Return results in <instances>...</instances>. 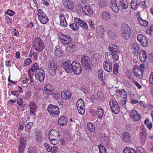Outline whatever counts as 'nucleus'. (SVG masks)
Listing matches in <instances>:
<instances>
[{"instance_id":"1","label":"nucleus","mask_w":153,"mask_h":153,"mask_svg":"<svg viewBox=\"0 0 153 153\" xmlns=\"http://www.w3.org/2000/svg\"><path fill=\"white\" fill-rule=\"evenodd\" d=\"M33 47L37 52L42 51L45 47L43 42L39 37H37L34 39L33 42Z\"/></svg>"},{"instance_id":"2","label":"nucleus","mask_w":153,"mask_h":153,"mask_svg":"<svg viewBox=\"0 0 153 153\" xmlns=\"http://www.w3.org/2000/svg\"><path fill=\"white\" fill-rule=\"evenodd\" d=\"M58 65L57 62L53 59L49 61L48 65V72L51 76H54L56 72Z\"/></svg>"},{"instance_id":"3","label":"nucleus","mask_w":153,"mask_h":153,"mask_svg":"<svg viewBox=\"0 0 153 153\" xmlns=\"http://www.w3.org/2000/svg\"><path fill=\"white\" fill-rule=\"evenodd\" d=\"M81 64L86 71H89L91 70L92 65L89 59L87 56H84L82 57Z\"/></svg>"},{"instance_id":"4","label":"nucleus","mask_w":153,"mask_h":153,"mask_svg":"<svg viewBox=\"0 0 153 153\" xmlns=\"http://www.w3.org/2000/svg\"><path fill=\"white\" fill-rule=\"evenodd\" d=\"M108 49L110 53L112 54L113 59L117 60L118 59V54L119 53L118 47L116 45L111 44L109 45Z\"/></svg>"},{"instance_id":"5","label":"nucleus","mask_w":153,"mask_h":153,"mask_svg":"<svg viewBox=\"0 0 153 153\" xmlns=\"http://www.w3.org/2000/svg\"><path fill=\"white\" fill-rule=\"evenodd\" d=\"M121 34L122 37L125 39H128L130 37L131 29L128 25H124L122 27Z\"/></svg>"},{"instance_id":"6","label":"nucleus","mask_w":153,"mask_h":153,"mask_svg":"<svg viewBox=\"0 0 153 153\" xmlns=\"http://www.w3.org/2000/svg\"><path fill=\"white\" fill-rule=\"evenodd\" d=\"M38 19L42 24H45L48 21V19L45 12L41 9L39 10L38 13Z\"/></svg>"},{"instance_id":"7","label":"nucleus","mask_w":153,"mask_h":153,"mask_svg":"<svg viewBox=\"0 0 153 153\" xmlns=\"http://www.w3.org/2000/svg\"><path fill=\"white\" fill-rule=\"evenodd\" d=\"M47 110L49 113L53 116L58 115L59 113V109L58 107L52 104L49 105Z\"/></svg>"},{"instance_id":"8","label":"nucleus","mask_w":153,"mask_h":153,"mask_svg":"<svg viewBox=\"0 0 153 153\" xmlns=\"http://www.w3.org/2000/svg\"><path fill=\"white\" fill-rule=\"evenodd\" d=\"M109 105L112 111L115 114H117L120 111V108L117 102L113 100L109 101Z\"/></svg>"},{"instance_id":"9","label":"nucleus","mask_w":153,"mask_h":153,"mask_svg":"<svg viewBox=\"0 0 153 153\" xmlns=\"http://www.w3.org/2000/svg\"><path fill=\"white\" fill-rule=\"evenodd\" d=\"M72 71L75 74H79L82 71V67L80 63L76 61L72 62Z\"/></svg>"},{"instance_id":"10","label":"nucleus","mask_w":153,"mask_h":153,"mask_svg":"<svg viewBox=\"0 0 153 153\" xmlns=\"http://www.w3.org/2000/svg\"><path fill=\"white\" fill-rule=\"evenodd\" d=\"M76 107L79 113L83 114L85 112L84 102L81 99L78 100L76 103Z\"/></svg>"},{"instance_id":"11","label":"nucleus","mask_w":153,"mask_h":153,"mask_svg":"<svg viewBox=\"0 0 153 153\" xmlns=\"http://www.w3.org/2000/svg\"><path fill=\"white\" fill-rule=\"evenodd\" d=\"M59 38L61 42L65 45L69 44L72 40L70 36L63 34H61Z\"/></svg>"},{"instance_id":"12","label":"nucleus","mask_w":153,"mask_h":153,"mask_svg":"<svg viewBox=\"0 0 153 153\" xmlns=\"http://www.w3.org/2000/svg\"><path fill=\"white\" fill-rule=\"evenodd\" d=\"M131 119L135 122L138 121L141 118V115L135 110L131 111L129 113Z\"/></svg>"},{"instance_id":"13","label":"nucleus","mask_w":153,"mask_h":153,"mask_svg":"<svg viewBox=\"0 0 153 153\" xmlns=\"http://www.w3.org/2000/svg\"><path fill=\"white\" fill-rule=\"evenodd\" d=\"M137 40L143 47H146L148 45V41L146 37L142 34H139L137 37Z\"/></svg>"},{"instance_id":"14","label":"nucleus","mask_w":153,"mask_h":153,"mask_svg":"<svg viewBox=\"0 0 153 153\" xmlns=\"http://www.w3.org/2000/svg\"><path fill=\"white\" fill-rule=\"evenodd\" d=\"M72 62L69 61H67L64 62L63 68L68 73H71L72 72Z\"/></svg>"},{"instance_id":"15","label":"nucleus","mask_w":153,"mask_h":153,"mask_svg":"<svg viewBox=\"0 0 153 153\" xmlns=\"http://www.w3.org/2000/svg\"><path fill=\"white\" fill-rule=\"evenodd\" d=\"M82 12L87 15H92L94 13L93 8L90 6L86 5L82 7Z\"/></svg>"},{"instance_id":"16","label":"nucleus","mask_w":153,"mask_h":153,"mask_svg":"<svg viewBox=\"0 0 153 153\" xmlns=\"http://www.w3.org/2000/svg\"><path fill=\"white\" fill-rule=\"evenodd\" d=\"M19 143L18 149V153H22L25 149L26 147V141L24 138H21L20 140Z\"/></svg>"},{"instance_id":"17","label":"nucleus","mask_w":153,"mask_h":153,"mask_svg":"<svg viewBox=\"0 0 153 153\" xmlns=\"http://www.w3.org/2000/svg\"><path fill=\"white\" fill-rule=\"evenodd\" d=\"M133 72L137 77H138L140 78H141L143 77L142 72L138 68L137 65L134 66L133 69Z\"/></svg>"},{"instance_id":"18","label":"nucleus","mask_w":153,"mask_h":153,"mask_svg":"<svg viewBox=\"0 0 153 153\" xmlns=\"http://www.w3.org/2000/svg\"><path fill=\"white\" fill-rule=\"evenodd\" d=\"M110 7L114 12L117 13L119 9L117 4V0H111L110 2Z\"/></svg>"},{"instance_id":"19","label":"nucleus","mask_w":153,"mask_h":153,"mask_svg":"<svg viewBox=\"0 0 153 153\" xmlns=\"http://www.w3.org/2000/svg\"><path fill=\"white\" fill-rule=\"evenodd\" d=\"M123 140L125 143L129 142L131 141V136L127 132H124L122 134Z\"/></svg>"},{"instance_id":"20","label":"nucleus","mask_w":153,"mask_h":153,"mask_svg":"<svg viewBox=\"0 0 153 153\" xmlns=\"http://www.w3.org/2000/svg\"><path fill=\"white\" fill-rule=\"evenodd\" d=\"M63 4L66 8L70 10L73 9L75 6L73 2L70 0H66L64 1Z\"/></svg>"},{"instance_id":"21","label":"nucleus","mask_w":153,"mask_h":153,"mask_svg":"<svg viewBox=\"0 0 153 153\" xmlns=\"http://www.w3.org/2000/svg\"><path fill=\"white\" fill-rule=\"evenodd\" d=\"M112 64L109 61H104L103 62V68L108 72H111L112 71Z\"/></svg>"},{"instance_id":"22","label":"nucleus","mask_w":153,"mask_h":153,"mask_svg":"<svg viewBox=\"0 0 153 153\" xmlns=\"http://www.w3.org/2000/svg\"><path fill=\"white\" fill-rule=\"evenodd\" d=\"M74 21L78 25L82 27L85 30L88 29V25L86 23L84 22L83 21L80 20V19L77 18L74 19Z\"/></svg>"},{"instance_id":"23","label":"nucleus","mask_w":153,"mask_h":153,"mask_svg":"<svg viewBox=\"0 0 153 153\" xmlns=\"http://www.w3.org/2000/svg\"><path fill=\"white\" fill-rule=\"evenodd\" d=\"M49 138H60L59 133L55 129H52L50 132L49 135Z\"/></svg>"},{"instance_id":"24","label":"nucleus","mask_w":153,"mask_h":153,"mask_svg":"<svg viewBox=\"0 0 153 153\" xmlns=\"http://www.w3.org/2000/svg\"><path fill=\"white\" fill-rule=\"evenodd\" d=\"M30 108V113L33 117H35V112L36 111L37 107L35 103L31 102L29 104Z\"/></svg>"},{"instance_id":"25","label":"nucleus","mask_w":153,"mask_h":153,"mask_svg":"<svg viewBox=\"0 0 153 153\" xmlns=\"http://www.w3.org/2000/svg\"><path fill=\"white\" fill-rule=\"evenodd\" d=\"M139 58L140 60L142 62H145L147 59V55L146 52L145 50L140 51L139 53Z\"/></svg>"},{"instance_id":"26","label":"nucleus","mask_w":153,"mask_h":153,"mask_svg":"<svg viewBox=\"0 0 153 153\" xmlns=\"http://www.w3.org/2000/svg\"><path fill=\"white\" fill-rule=\"evenodd\" d=\"M67 120L65 116L61 117L58 121V124L60 126L65 125L67 123Z\"/></svg>"},{"instance_id":"27","label":"nucleus","mask_w":153,"mask_h":153,"mask_svg":"<svg viewBox=\"0 0 153 153\" xmlns=\"http://www.w3.org/2000/svg\"><path fill=\"white\" fill-rule=\"evenodd\" d=\"M61 97L65 100H69L71 98V94L68 91L62 92L61 94Z\"/></svg>"},{"instance_id":"28","label":"nucleus","mask_w":153,"mask_h":153,"mask_svg":"<svg viewBox=\"0 0 153 153\" xmlns=\"http://www.w3.org/2000/svg\"><path fill=\"white\" fill-rule=\"evenodd\" d=\"M128 2L127 1V0H120L119 3V7L126 9L128 7Z\"/></svg>"},{"instance_id":"29","label":"nucleus","mask_w":153,"mask_h":153,"mask_svg":"<svg viewBox=\"0 0 153 153\" xmlns=\"http://www.w3.org/2000/svg\"><path fill=\"white\" fill-rule=\"evenodd\" d=\"M140 5L139 0H132L131 2V8L133 9H136L138 8Z\"/></svg>"},{"instance_id":"30","label":"nucleus","mask_w":153,"mask_h":153,"mask_svg":"<svg viewBox=\"0 0 153 153\" xmlns=\"http://www.w3.org/2000/svg\"><path fill=\"white\" fill-rule=\"evenodd\" d=\"M101 17L103 20L108 21L110 18V14L107 11H104L102 14Z\"/></svg>"},{"instance_id":"31","label":"nucleus","mask_w":153,"mask_h":153,"mask_svg":"<svg viewBox=\"0 0 153 153\" xmlns=\"http://www.w3.org/2000/svg\"><path fill=\"white\" fill-rule=\"evenodd\" d=\"M146 133L145 130H143L141 133V144L144 145L146 138Z\"/></svg>"},{"instance_id":"32","label":"nucleus","mask_w":153,"mask_h":153,"mask_svg":"<svg viewBox=\"0 0 153 153\" xmlns=\"http://www.w3.org/2000/svg\"><path fill=\"white\" fill-rule=\"evenodd\" d=\"M35 135L36 141L38 142H41L42 138V132L40 131H36Z\"/></svg>"},{"instance_id":"33","label":"nucleus","mask_w":153,"mask_h":153,"mask_svg":"<svg viewBox=\"0 0 153 153\" xmlns=\"http://www.w3.org/2000/svg\"><path fill=\"white\" fill-rule=\"evenodd\" d=\"M59 17L60 19V24L61 25L64 27H65L67 25V22L64 16L63 15L60 14Z\"/></svg>"},{"instance_id":"34","label":"nucleus","mask_w":153,"mask_h":153,"mask_svg":"<svg viewBox=\"0 0 153 153\" xmlns=\"http://www.w3.org/2000/svg\"><path fill=\"white\" fill-rule=\"evenodd\" d=\"M123 153H137L134 149L130 147H126L124 149Z\"/></svg>"},{"instance_id":"35","label":"nucleus","mask_w":153,"mask_h":153,"mask_svg":"<svg viewBox=\"0 0 153 153\" xmlns=\"http://www.w3.org/2000/svg\"><path fill=\"white\" fill-rule=\"evenodd\" d=\"M75 45L73 44L68 45L66 47L67 50L69 52H71L75 50Z\"/></svg>"},{"instance_id":"36","label":"nucleus","mask_w":153,"mask_h":153,"mask_svg":"<svg viewBox=\"0 0 153 153\" xmlns=\"http://www.w3.org/2000/svg\"><path fill=\"white\" fill-rule=\"evenodd\" d=\"M54 91L52 90H43V94L44 96L46 98H48L49 96L52 95Z\"/></svg>"},{"instance_id":"37","label":"nucleus","mask_w":153,"mask_h":153,"mask_svg":"<svg viewBox=\"0 0 153 153\" xmlns=\"http://www.w3.org/2000/svg\"><path fill=\"white\" fill-rule=\"evenodd\" d=\"M45 73L39 74V75H35V78L37 80H39V81L41 82L43 81L44 79Z\"/></svg>"},{"instance_id":"38","label":"nucleus","mask_w":153,"mask_h":153,"mask_svg":"<svg viewBox=\"0 0 153 153\" xmlns=\"http://www.w3.org/2000/svg\"><path fill=\"white\" fill-rule=\"evenodd\" d=\"M101 57V55L98 53L93 55L92 56V59L96 62H98Z\"/></svg>"},{"instance_id":"39","label":"nucleus","mask_w":153,"mask_h":153,"mask_svg":"<svg viewBox=\"0 0 153 153\" xmlns=\"http://www.w3.org/2000/svg\"><path fill=\"white\" fill-rule=\"evenodd\" d=\"M87 128L88 130H90L91 132L94 131L95 130V126L94 124L91 123H88Z\"/></svg>"},{"instance_id":"40","label":"nucleus","mask_w":153,"mask_h":153,"mask_svg":"<svg viewBox=\"0 0 153 153\" xmlns=\"http://www.w3.org/2000/svg\"><path fill=\"white\" fill-rule=\"evenodd\" d=\"M97 95L98 99L101 102H103L104 100V98L102 92L100 91H98Z\"/></svg>"},{"instance_id":"41","label":"nucleus","mask_w":153,"mask_h":153,"mask_svg":"<svg viewBox=\"0 0 153 153\" xmlns=\"http://www.w3.org/2000/svg\"><path fill=\"white\" fill-rule=\"evenodd\" d=\"M108 36L113 39L116 38L115 33L114 31L113 30H110L108 31Z\"/></svg>"},{"instance_id":"42","label":"nucleus","mask_w":153,"mask_h":153,"mask_svg":"<svg viewBox=\"0 0 153 153\" xmlns=\"http://www.w3.org/2000/svg\"><path fill=\"white\" fill-rule=\"evenodd\" d=\"M33 124L32 123L29 122L25 126V130L26 132H29L30 130L31 129Z\"/></svg>"},{"instance_id":"43","label":"nucleus","mask_w":153,"mask_h":153,"mask_svg":"<svg viewBox=\"0 0 153 153\" xmlns=\"http://www.w3.org/2000/svg\"><path fill=\"white\" fill-rule=\"evenodd\" d=\"M49 139L51 143L54 145L58 143L60 140V138H53L52 139L51 138Z\"/></svg>"},{"instance_id":"44","label":"nucleus","mask_w":153,"mask_h":153,"mask_svg":"<svg viewBox=\"0 0 153 153\" xmlns=\"http://www.w3.org/2000/svg\"><path fill=\"white\" fill-rule=\"evenodd\" d=\"M139 21L141 25L143 26H146L148 24L146 20L143 19L141 17L139 18Z\"/></svg>"},{"instance_id":"45","label":"nucleus","mask_w":153,"mask_h":153,"mask_svg":"<svg viewBox=\"0 0 153 153\" xmlns=\"http://www.w3.org/2000/svg\"><path fill=\"white\" fill-rule=\"evenodd\" d=\"M70 27L74 30H78L79 27L76 22L73 23L70 25Z\"/></svg>"},{"instance_id":"46","label":"nucleus","mask_w":153,"mask_h":153,"mask_svg":"<svg viewBox=\"0 0 153 153\" xmlns=\"http://www.w3.org/2000/svg\"><path fill=\"white\" fill-rule=\"evenodd\" d=\"M119 67L118 65L117 64H114L113 66V72L114 74L117 75L118 73V68Z\"/></svg>"},{"instance_id":"47","label":"nucleus","mask_w":153,"mask_h":153,"mask_svg":"<svg viewBox=\"0 0 153 153\" xmlns=\"http://www.w3.org/2000/svg\"><path fill=\"white\" fill-rule=\"evenodd\" d=\"M97 111V114L98 115V118L100 119H101L102 118L104 114L103 111V109L101 108H100L98 109Z\"/></svg>"},{"instance_id":"48","label":"nucleus","mask_w":153,"mask_h":153,"mask_svg":"<svg viewBox=\"0 0 153 153\" xmlns=\"http://www.w3.org/2000/svg\"><path fill=\"white\" fill-rule=\"evenodd\" d=\"M146 33L147 34H149L150 35L153 34V25H151L148 27L146 30Z\"/></svg>"},{"instance_id":"49","label":"nucleus","mask_w":153,"mask_h":153,"mask_svg":"<svg viewBox=\"0 0 153 153\" xmlns=\"http://www.w3.org/2000/svg\"><path fill=\"white\" fill-rule=\"evenodd\" d=\"M100 153H106V150L105 147L101 144L98 145Z\"/></svg>"},{"instance_id":"50","label":"nucleus","mask_w":153,"mask_h":153,"mask_svg":"<svg viewBox=\"0 0 153 153\" xmlns=\"http://www.w3.org/2000/svg\"><path fill=\"white\" fill-rule=\"evenodd\" d=\"M105 57L106 60L108 61L111 60L112 58H113L112 54L111 53L108 52H106L105 53Z\"/></svg>"},{"instance_id":"51","label":"nucleus","mask_w":153,"mask_h":153,"mask_svg":"<svg viewBox=\"0 0 153 153\" xmlns=\"http://www.w3.org/2000/svg\"><path fill=\"white\" fill-rule=\"evenodd\" d=\"M39 66L37 62H35L33 64V66L31 69V70L33 72H35L37 69H39Z\"/></svg>"},{"instance_id":"52","label":"nucleus","mask_w":153,"mask_h":153,"mask_svg":"<svg viewBox=\"0 0 153 153\" xmlns=\"http://www.w3.org/2000/svg\"><path fill=\"white\" fill-rule=\"evenodd\" d=\"M121 97L123 98L124 99L127 98V92L124 89L120 90Z\"/></svg>"},{"instance_id":"53","label":"nucleus","mask_w":153,"mask_h":153,"mask_svg":"<svg viewBox=\"0 0 153 153\" xmlns=\"http://www.w3.org/2000/svg\"><path fill=\"white\" fill-rule=\"evenodd\" d=\"M99 5L101 7H104L106 6V3L104 0H100Z\"/></svg>"},{"instance_id":"54","label":"nucleus","mask_w":153,"mask_h":153,"mask_svg":"<svg viewBox=\"0 0 153 153\" xmlns=\"http://www.w3.org/2000/svg\"><path fill=\"white\" fill-rule=\"evenodd\" d=\"M134 49V55H136L137 54L139 50V47L138 45H135L133 47Z\"/></svg>"},{"instance_id":"55","label":"nucleus","mask_w":153,"mask_h":153,"mask_svg":"<svg viewBox=\"0 0 153 153\" xmlns=\"http://www.w3.org/2000/svg\"><path fill=\"white\" fill-rule=\"evenodd\" d=\"M32 62L30 58H27L25 60L24 63V65L25 66H27L30 65Z\"/></svg>"},{"instance_id":"56","label":"nucleus","mask_w":153,"mask_h":153,"mask_svg":"<svg viewBox=\"0 0 153 153\" xmlns=\"http://www.w3.org/2000/svg\"><path fill=\"white\" fill-rule=\"evenodd\" d=\"M45 72L43 69L42 68H39L37 69L35 72V75H39L41 74L44 73Z\"/></svg>"},{"instance_id":"57","label":"nucleus","mask_w":153,"mask_h":153,"mask_svg":"<svg viewBox=\"0 0 153 153\" xmlns=\"http://www.w3.org/2000/svg\"><path fill=\"white\" fill-rule=\"evenodd\" d=\"M97 31L98 33L100 34L103 33L104 32V29L102 25L99 26L98 27L97 29Z\"/></svg>"},{"instance_id":"58","label":"nucleus","mask_w":153,"mask_h":153,"mask_svg":"<svg viewBox=\"0 0 153 153\" xmlns=\"http://www.w3.org/2000/svg\"><path fill=\"white\" fill-rule=\"evenodd\" d=\"M44 90H52L53 91H54V90L53 87L50 84H47L45 86Z\"/></svg>"},{"instance_id":"59","label":"nucleus","mask_w":153,"mask_h":153,"mask_svg":"<svg viewBox=\"0 0 153 153\" xmlns=\"http://www.w3.org/2000/svg\"><path fill=\"white\" fill-rule=\"evenodd\" d=\"M16 101L18 105L19 106H21L24 102L23 99L21 97L19 98V99H18L16 100Z\"/></svg>"},{"instance_id":"60","label":"nucleus","mask_w":153,"mask_h":153,"mask_svg":"<svg viewBox=\"0 0 153 153\" xmlns=\"http://www.w3.org/2000/svg\"><path fill=\"white\" fill-rule=\"evenodd\" d=\"M5 13L11 16L14 15L15 12L12 10H7L5 12Z\"/></svg>"},{"instance_id":"61","label":"nucleus","mask_w":153,"mask_h":153,"mask_svg":"<svg viewBox=\"0 0 153 153\" xmlns=\"http://www.w3.org/2000/svg\"><path fill=\"white\" fill-rule=\"evenodd\" d=\"M98 78L100 79H102L103 78V72L102 70H99L98 71Z\"/></svg>"},{"instance_id":"62","label":"nucleus","mask_w":153,"mask_h":153,"mask_svg":"<svg viewBox=\"0 0 153 153\" xmlns=\"http://www.w3.org/2000/svg\"><path fill=\"white\" fill-rule=\"evenodd\" d=\"M108 136H106L105 134H104L101 139L102 143H104V142H103L108 140Z\"/></svg>"},{"instance_id":"63","label":"nucleus","mask_w":153,"mask_h":153,"mask_svg":"<svg viewBox=\"0 0 153 153\" xmlns=\"http://www.w3.org/2000/svg\"><path fill=\"white\" fill-rule=\"evenodd\" d=\"M28 152V153H36L35 149L33 147L30 148Z\"/></svg>"},{"instance_id":"64","label":"nucleus","mask_w":153,"mask_h":153,"mask_svg":"<svg viewBox=\"0 0 153 153\" xmlns=\"http://www.w3.org/2000/svg\"><path fill=\"white\" fill-rule=\"evenodd\" d=\"M88 25L91 29H94V23L91 20L89 21L88 22Z\"/></svg>"}]
</instances>
